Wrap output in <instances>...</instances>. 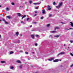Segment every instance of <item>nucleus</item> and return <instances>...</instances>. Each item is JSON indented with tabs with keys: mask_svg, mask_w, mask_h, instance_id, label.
Listing matches in <instances>:
<instances>
[{
	"mask_svg": "<svg viewBox=\"0 0 73 73\" xmlns=\"http://www.w3.org/2000/svg\"><path fill=\"white\" fill-rule=\"evenodd\" d=\"M62 3L61 2L59 3V5L57 6H56V8H57V9H59L60 8V7L62 6Z\"/></svg>",
	"mask_w": 73,
	"mask_h": 73,
	"instance_id": "f257e3e1",
	"label": "nucleus"
},
{
	"mask_svg": "<svg viewBox=\"0 0 73 73\" xmlns=\"http://www.w3.org/2000/svg\"><path fill=\"white\" fill-rule=\"evenodd\" d=\"M61 61V60L57 59L53 60V62H58V61Z\"/></svg>",
	"mask_w": 73,
	"mask_h": 73,
	"instance_id": "f03ea898",
	"label": "nucleus"
},
{
	"mask_svg": "<svg viewBox=\"0 0 73 73\" xmlns=\"http://www.w3.org/2000/svg\"><path fill=\"white\" fill-rule=\"evenodd\" d=\"M65 54V52H61L59 54H58L57 55V56H60V55H61V54Z\"/></svg>",
	"mask_w": 73,
	"mask_h": 73,
	"instance_id": "7ed1b4c3",
	"label": "nucleus"
},
{
	"mask_svg": "<svg viewBox=\"0 0 73 73\" xmlns=\"http://www.w3.org/2000/svg\"><path fill=\"white\" fill-rule=\"evenodd\" d=\"M3 21H4L5 24H8V23L6 22V21H5V19H3Z\"/></svg>",
	"mask_w": 73,
	"mask_h": 73,
	"instance_id": "20e7f679",
	"label": "nucleus"
},
{
	"mask_svg": "<svg viewBox=\"0 0 73 73\" xmlns=\"http://www.w3.org/2000/svg\"><path fill=\"white\" fill-rule=\"evenodd\" d=\"M54 58H53L50 59H49L48 60L49 61H52V60H54Z\"/></svg>",
	"mask_w": 73,
	"mask_h": 73,
	"instance_id": "39448f33",
	"label": "nucleus"
},
{
	"mask_svg": "<svg viewBox=\"0 0 73 73\" xmlns=\"http://www.w3.org/2000/svg\"><path fill=\"white\" fill-rule=\"evenodd\" d=\"M47 7L48 8V10H50V9H51V8H50V6L48 5L47 6Z\"/></svg>",
	"mask_w": 73,
	"mask_h": 73,
	"instance_id": "423d86ee",
	"label": "nucleus"
},
{
	"mask_svg": "<svg viewBox=\"0 0 73 73\" xmlns=\"http://www.w3.org/2000/svg\"><path fill=\"white\" fill-rule=\"evenodd\" d=\"M42 13H43V14H44L45 13V10H44V9L42 10Z\"/></svg>",
	"mask_w": 73,
	"mask_h": 73,
	"instance_id": "0eeeda50",
	"label": "nucleus"
},
{
	"mask_svg": "<svg viewBox=\"0 0 73 73\" xmlns=\"http://www.w3.org/2000/svg\"><path fill=\"white\" fill-rule=\"evenodd\" d=\"M31 36L32 38H34V37H35V35H31Z\"/></svg>",
	"mask_w": 73,
	"mask_h": 73,
	"instance_id": "6e6552de",
	"label": "nucleus"
},
{
	"mask_svg": "<svg viewBox=\"0 0 73 73\" xmlns=\"http://www.w3.org/2000/svg\"><path fill=\"white\" fill-rule=\"evenodd\" d=\"M60 35H55L54 36V37H60Z\"/></svg>",
	"mask_w": 73,
	"mask_h": 73,
	"instance_id": "1a4fd4ad",
	"label": "nucleus"
},
{
	"mask_svg": "<svg viewBox=\"0 0 73 73\" xmlns=\"http://www.w3.org/2000/svg\"><path fill=\"white\" fill-rule=\"evenodd\" d=\"M17 15L18 16H21V14L20 13H17Z\"/></svg>",
	"mask_w": 73,
	"mask_h": 73,
	"instance_id": "9d476101",
	"label": "nucleus"
},
{
	"mask_svg": "<svg viewBox=\"0 0 73 73\" xmlns=\"http://www.w3.org/2000/svg\"><path fill=\"white\" fill-rule=\"evenodd\" d=\"M26 17V15H23L22 18V19L23 20V18H24V17Z\"/></svg>",
	"mask_w": 73,
	"mask_h": 73,
	"instance_id": "9b49d317",
	"label": "nucleus"
},
{
	"mask_svg": "<svg viewBox=\"0 0 73 73\" xmlns=\"http://www.w3.org/2000/svg\"><path fill=\"white\" fill-rule=\"evenodd\" d=\"M70 25L71 26H72V27H73V23H72V22H70Z\"/></svg>",
	"mask_w": 73,
	"mask_h": 73,
	"instance_id": "f8f14e48",
	"label": "nucleus"
},
{
	"mask_svg": "<svg viewBox=\"0 0 73 73\" xmlns=\"http://www.w3.org/2000/svg\"><path fill=\"white\" fill-rule=\"evenodd\" d=\"M51 33H56V31H51Z\"/></svg>",
	"mask_w": 73,
	"mask_h": 73,
	"instance_id": "ddd939ff",
	"label": "nucleus"
},
{
	"mask_svg": "<svg viewBox=\"0 0 73 73\" xmlns=\"http://www.w3.org/2000/svg\"><path fill=\"white\" fill-rule=\"evenodd\" d=\"M14 67L13 66H11L10 67V69H13L14 68Z\"/></svg>",
	"mask_w": 73,
	"mask_h": 73,
	"instance_id": "4468645a",
	"label": "nucleus"
},
{
	"mask_svg": "<svg viewBox=\"0 0 73 73\" xmlns=\"http://www.w3.org/2000/svg\"><path fill=\"white\" fill-rule=\"evenodd\" d=\"M9 11V8H7L6 9V11Z\"/></svg>",
	"mask_w": 73,
	"mask_h": 73,
	"instance_id": "2eb2a0df",
	"label": "nucleus"
},
{
	"mask_svg": "<svg viewBox=\"0 0 73 73\" xmlns=\"http://www.w3.org/2000/svg\"><path fill=\"white\" fill-rule=\"evenodd\" d=\"M59 27H56L55 29L54 30H55V31H56V29H59Z\"/></svg>",
	"mask_w": 73,
	"mask_h": 73,
	"instance_id": "dca6fc26",
	"label": "nucleus"
},
{
	"mask_svg": "<svg viewBox=\"0 0 73 73\" xmlns=\"http://www.w3.org/2000/svg\"><path fill=\"white\" fill-rule=\"evenodd\" d=\"M16 35H19V32H17L16 33Z\"/></svg>",
	"mask_w": 73,
	"mask_h": 73,
	"instance_id": "f3484780",
	"label": "nucleus"
},
{
	"mask_svg": "<svg viewBox=\"0 0 73 73\" xmlns=\"http://www.w3.org/2000/svg\"><path fill=\"white\" fill-rule=\"evenodd\" d=\"M7 18H8L9 19H11V17H10V16H7Z\"/></svg>",
	"mask_w": 73,
	"mask_h": 73,
	"instance_id": "a211bd4d",
	"label": "nucleus"
},
{
	"mask_svg": "<svg viewBox=\"0 0 73 73\" xmlns=\"http://www.w3.org/2000/svg\"><path fill=\"white\" fill-rule=\"evenodd\" d=\"M13 52L12 51H11L10 52V54H13Z\"/></svg>",
	"mask_w": 73,
	"mask_h": 73,
	"instance_id": "6ab92c4d",
	"label": "nucleus"
},
{
	"mask_svg": "<svg viewBox=\"0 0 73 73\" xmlns=\"http://www.w3.org/2000/svg\"><path fill=\"white\" fill-rule=\"evenodd\" d=\"M17 62H18V63H20V60H17Z\"/></svg>",
	"mask_w": 73,
	"mask_h": 73,
	"instance_id": "aec40b11",
	"label": "nucleus"
},
{
	"mask_svg": "<svg viewBox=\"0 0 73 73\" xmlns=\"http://www.w3.org/2000/svg\"><path fill=\"white\" fill-rule=\"evenodd\" d=\"M22 65H21L19 66V68L20 69H21L22 68Z\"/></svg>",
	"mask_w": 73,
	"mask_h": 73,
	"instance_id": "412c9836",
	"label": "nucleus"
},
{
	"mask_svg": "<svg viewBox=\"0 0 73 73\" xmlns=\"http://www.w3.org/2000/svg\"><path fill=\"white\" fill-rule=\"evenodd\" d=\"M1 63H3L5 62L4 61H2L1 62Z\"/></svg>",
	"mask_w": 73,
	"mask_h": 73,
	"instance_id": "4be33fe9",
	"label": "nucleus"
},
{
	"mask_svg": "<svg viewBox=\"0 0 73 73\" xmlns=\"http://www.w3.org/2000/svg\"><path fill=\"white\" fill-rule=\"evenodd\" d=\"M50 26V24H49L47 25V27H49Z\"/></svg>",
	"mask_w": 73,
	"mask_h": 73,
	"instance_id": "5701e85b",
	"label": "nucleus"
},
{
	"mask_svg": "<svg viewBox=\"0 0 73 73\" xmlns=\"http://www.w3.org/2000/svg\"><path fill=\"white\" fill-rule=\"evenodd\" d=\"M40 4V3H33V4H34L35 5H36V4Z\"/></svg>",
	"mask_w": 73,
	"mask_h": 73,
	"instance_id": "b1692460",
	"label": "nucleus"
},
{
	"mask_svg": "<svg viewBox=\"0 0 73 73\" xmlns=\"http://www.w3.org/2000/svg\"><path fill=\"white\" fill-rule=\"evenodd\" d=\"M70 55L72 56H73V54H72V53H70Z\"/></svg>",
	"mask_w": 73,
	"mask_h": 73,
	"instance_id": "393cba45",
	"label": "nucleus"
},
{
	"mask_svg": "<svg viewBox=\"0 0 73 73\" xmlns=\"http://www.w3.org/2000/svg\"><path fill=\"white\" fill-rule=\"evenodd\" d=\"M35 36L36 37H39V36H38V35H36Z\"/></svg>",
	"mask_w": 73,
	"mask_h": 73,
	"instance_id": "a878e982",
	"label": "nucleus"
},
{
	"mask_svg": "<svg viewBox=\"0 0 73 73\" xmlns=\"http://www.w3.org/2000/svg\"><path fill=\"white\" fill-rule=\"evenodd\" d=\"M29 20V18H27V21H28Z\"/></svg>",
	"mask_w": 73,
	"mask_h": 73,
	"instance_id": "bb28decb",
	"label": "nucleus"
},
{
	"mask_svg": "<svg viewBox=\"0 0 73 73\" xmlns=\"http://www.w3.org/2000/svg\"><path fill=\"white\" fill-rule=\"evenodd\" d=\"M29 3L30 4H31V3H32V1H29Z\"/></svg>",
	"mask_w": 73,
	"mask_h": 73,
	"instance_id": "cd10ccee",
	"label": "nucleus"
},
{
	"mask_svg": "<svg viewBox=\"0 0 73 73\" xmlns=\"http://www.w3.org/2000/svg\"><path fill=\"white\" fill-rule=\"evenodd\" d=\"M11 4H12L13 5H15V3H12Z\"/></svg>",
	"mask_w": 73,
	"mask_h": 73,
	"instance_id": "c85d7f7f",
	"label": "nucleus"
},
{
	"mask_svg": "<svg viewBox=\"0 0 73 73\" xmlns=\"http://www.w3.org/2000/svg\"><path fill=\"white\" fill-rule=\"evenodd\" d=\"M17 43H20V41L18 40L17 41Z\"/></svg>",
	"mask_w": 73,
	"mask_h": 73,
	"instance_id": "c756f323",
	"label": "nucleus"
},
{
	"mask_svg": "<svg viewBox=\"0 0 73 73\" xmlns=\"http://www.w3.org/2000/svg\"><path fill=\"white\" fill-rule=\"evenodd\" d=\"M19 52H20L21 53H23V51H19Z\"/></svg>",
	"mask_w": 73,
	"mask_h": 73,
	"instance_id": "7c9ffc66",
	"label": "nucleus"
},
{
	"mask_svg": "<svg viewBox=\"0 0 73 73\" xmlns=\"http://www.w3.org/2000/svg\"><path fill=\"white\" fill-rule=\"evenodd\" d=\"M70 42H71V43H72V42H73V40H70Z\"/></svg>",
	"mask_w": 73,
	"mask_h": 73,
	"instance_id": "2f4dec72",
	"label": "nucleus"
},
{
	"mask_svg": "<svg viewBox=\"0 0 73 73\" xmlns=\"http://www.w3.org/2000/svg\"><path fill=\"white\" fill-rule=\"evenodd\" d=\"M25 54H28V52H25Z\"/></svg>",
	"mask_w": 73,
	"mask_h": 73,
	"instance_id": "473e14b6",
	"label": "nucleus"
},
{
	"mask_svg": "<svg viewBox=\"0 0 73 73\" xmlns=\"http://www.w3.org/2000/svg\"><path fill=\"white\" fill-rule=\"evenodd\" d=\"M52 16V15L51 14H50L49 15V17H51Z\"/></svg>",
	"mask_w": 73,
	"mask_h": 73,
	"instance_id": "72a5a7b5",
	"label": "nucleus"
},
{
	"mask_svg": "<svg viewBox=\"0 0 73 73\" xmlns=\"http://www.w3.org/2000/svg\"><path fill=\"white\" fill-rule=\"evenodd\" d=\"M53 5H55V4H56V3H55V2H54V3H53Z\"/></svg>",
	"mask_w": 73,
	"mask_h": 73,
	"instance_id": "f704fd0d",
	"label": "nucleus"
},
{
	"mask_svg": "<svg viewBox=\"0 0 73 73\" xmlns=\"http://www.w3.org/2000/svg\"><path fill=\"white\" fill-rule=\"evenodd\" d=\"M35 46H37V43L35 44Z\"/></svg>",
	"mask_w": 73,
	"mask_h": 73,
	"instance_id": "c9c22d12",
	"label": "nucleus"
},
{
	"mask_svg": "<svg viewBox=\"0 0 73 73\" xmlns=\"http://www.w3.org/2000/svg\"><path fill=\"white\" fill-rule=\"evenodd\" d=\"M73 64H72L70 66L71 67H73Z\"/></svg>",
	"mask_w": 73,
	"mask_h": 73,
	"instance_id": "e433bc0d",
	"label": "nucleus"
},
{
	"mask_svg": "<svg viewBox=\"0 0 73 73\" xmlns=\"http://www.w3.org/2000/svg\"><path fill=\"white\" fill-rule=\"evenodd\" d=\"M50 37L51 38H52V35H50Z\"/></svg>",
	"mask_w": 73,
	"mask_h": 73,
	"instance_id": "4c0bfd02",
	"label": "nucleus"
},
{
	"mask_svg": "<svg viewBox=\"0 0 73 73\" xmlns=\"http://www.w3.org/2000/svg\"><path fill=\"white\" fill-rule=\"evenodd\" d=\"M22 24H25V23H24L23 22Z\"/></svg>",
	"mask_w": 73,
	"mask_h": 73,
	"instance_id": "58836bf2",
	"label": "nucleus"
},
{
	"mask_svg": "<svg viewBox=\"0 0 73 73\" xmlns=\"http://www.w3.org/2000/svg\"><path fill=\"white\" fill-rule=\"evenodd\" d=\"M23 21H21V23H22V24H23Z\"/></svg>",
	"mask_w": 73,
	"mask_h": 73,
	"instance_id": "ea45409f",
	"label": "nucleus"
},
{
	"mask_svg": "<svg viewBox=\"0 0 73 73\" xmlns=\"http://www.w3.org/2000/svg\"><path fill=\"white\" fill-rule=\"evenodd\" d=\"M35 13H37V11H35Z\"/></svg>",
	"mask_w": 73,
	"mask_h": 73,
	"instance_id": "a19ab883",
	"label": "nucleus"
},
{
	"mask_svg": "<svg viewBox=\"0 0 73 73\" xmlns=\"http://www.w3.org/2000/svg\"><path fill=\"white\" fill-rule=\"evenodd\" d=\"M38 7H35V9H38Z\"/></svg>",
	"mask_w": 73,
	"mask_h": 73,
	"instance_id": "79ce46f5",
	"label": "nucleus"
},
{
	"mask_svg": "<svg viewBox=\"0 0 73 73\" xmlns=\"http://www.w3.org/2000/svg\"><path fill=\"white\" fill-rule=\"evenodd\" d=\"M43 17H40V19H43Z\"/></svg>",
	"mask_w": 73,
	"mask_h": 73,
	"instance_id": "37998d69",
	"label": "nucleus"
},
{
	"mask_svg": "<svg viewBox=\"0 0 73 73\" xmlns=\"http://www.w3.org/2000/svg\"><path fill=\"white\" fill-rule=\"evenodd\" d=\"M70 29H73L72 28H69Z\"/></svg>",
	"mask_w": 73,
	"mask_h": 73,
	"instance_id": "c03bdc74",
	"label": "nucleus"
},
{
	"mask_svg": "<svg viewBox=\"0 0 73 73\" xmlns=\"http://www.w3.org/2000/svg\"><path fill=\"white\" fill-rule=\"evenodd\" d=\"M37 23L35 22V23H34V24H37Z\"/></svg>",
	"mask_w": 73,
	"mask_h": 73,
	"instance_id": "a18cd8bd",
	"label": "nucleus"
},
{
	"mask_svg": "<svg viewBox=\"0 0 73 73\" xmlns=\"http://www.w3.org/2000/svg\"><path fill=\"white\" fill-rule=\"evenodd\" d=\"M32 25H31L30 26V27L31 28H32Z\"/></svg>",
	"mask_w": 73,
	"mask_h": 73,
	"instance_id": "49530a36",
	"label": "nucleus"
},
{
	"mask_svg": "<svg viewBox=\"0 0 73 73\" xmlns=\"http://www.w3.org/2000/svg\"><path fill=\"white\" fill-rule=\"evenodd\" d=\"M65 29V30H69V29Z\"/></svg>",
	"mask_w": 73,
	"mask_h": 73,
	"instance_id": "de8ad7c7",
	"label": "nucleus"
},
{
	"mask_svg": "<svg viewBox=\"0 0 73 73\" xmlns=\"http://www.w3.org/2000/svg\"><path fill=\"white\" fill-rule=\"evenodd\" d=\"M27 2H25V4H27Z\"/></svg>",
	"mask_w": 73,
	"mask_h": 73,
	"instance_id": "09e8293b",
	"label": "nucleus"
},
{
	"mask_svg": "<svg viewBox=\"0 0 73 73\" xmlns=\"http://www.w3.org/2000/svg\"><path fill=\"white\" fill-rule=\"evenodd\" d=\"M60 67H62V65H60Z\"/></svg>",
	"mask_w": 73,
	"mask_h": 73,
	"instance_id": "8fccbe9b",
	"label": "nucleus"
},
{
	"mask_svg": "<svg viewBox=\"0 0 73 73\" xmlns=\"http://www.w3.org/2000/svg\"><path fill=\"white\" fill-rule=\"evenodd\" d=\"M36 15H37V14H35L34 16H36Z\"/></svg>",
	"mask_w": 73,
	"mask_h": 73,
	"instance_id": "3c124183",
	"label": "nucleus"
},
{
	"mask_svg": "<svg viewBox=\"0 0 73 73\" xmlns=\"http://www.w3.org/2000/svg\"><path fill=\"white\" fill-rule=\"evenodd\" d=\"M63 46H65V44H64V45H63Z\"/></svg>",
	"mask_w": 73,
	"mask_h": 73,
	"instance_id": "603ef678",
	"label": "nucleus"
},
{
	"mask_svg": "<svg viewBox=\"0 0 73 73\" xmlns=\"http://www.w3.org/2000/svg\"><path fill=\"white\" fill-rule=\"evenodd\" d=\"M33 54H34V53H35V52H33Z\"/></svg>",
	"mask_w": 73,
	"mask_h": 73,
	"instance_id": "864d4df0",
	"label": "nucleus"
},
{
	"mask_svg": "<svg viewBox=\"0 0 73 73\" xmlns=\"http://www.w3.org/2000/svg\"><path fill=\"white\" fill-rule=\"evenodd\" d=\"M61 23H62V24H63V22H61Z\"/></svg>",
	"mask_w": 73,
	"mask_h": 73,
	"instance_id": "5fc2aeb1",
	"label": "nucleus"
},
{
	"mask_svg": "<svg viewBox=\"0 0 73 73\" xmlns=\"http://www.w3.org/2000/svg\"><path fill=\"white\" fill-rule=\"evenodd\" d=\"M1 35H0V38H1Z\"/></svg>",
	"mask_w": 73,
	"mask_h": 73,
	"instance_id": "6e6d98bb",
	"label": "nucleus"
},
{
	"mask_svg": "<svg viewBox=\"0 0 73 73\" xmlns=\"http://www.w3.org/2000/svg\"><path fill=\"white\" fill-rule=\"evenodd\" d=\"M28 60H29V58H28Z\"/></svg>",
	"mask_w": 73,
	"mask_h": 73,
	"instance_id": "4d7b16f0",
	"label": "nucleus"
},
{
	"mask_svg": "<svg viewBox=\"0 0 73 73\" xmlns=\"http://www.w3.org/2000/svg\"><path fill=\"white\" fill-rule=\"evenodd\" d=\"M1 21V20H0V21Z\"/></svg>",
	"mask_w": 73,
	"mask_h": 73,
	"instance_id": "13d9d810",
	"label": "nucleus"
},
{
	"mask_svg": "<svg viewBox=\"0 0 73 73\" xmlns=\"http://www.w3.org/2000/svg\"><path fill=\"white\" fill-rule=\"evenodd\" d=\"M21 8H23V6L21 7Z\"/></svg>",
	"mask_w": 73,
	"mask_h": 73,
	"instance_id": "bf43d9fd",
	"label": "nucleus"
},
{
	"mask_svg": "<svg viewBox=\"0 0 73 73\" xmlns=\"http://www.w3.org/2000/svg\"><path fill=\"white\" fill-rule=\"evenodd\" d=\"M1 7V6L0 5V7Z\"/></svg>",
	"mask_w": 73,
	"mask_h": 73,
	"instance_id": "052dcab7",
	"label": "nucleus"
},
{
	"mask_svg": "<svg viewBox=\"0 0 73 73\" xmlns=\"http://www.w3.org/2000/svg\"><path fill=\"white\" fill-rule=\"evenodd\" d=\"M5 0V1H6V0Z\"/></svg>",
	"mask_w": 73,
	"mask_h": 73,
	"instance_id": "680f3d73",
	"label": "nucleus"
}]
</instances>
